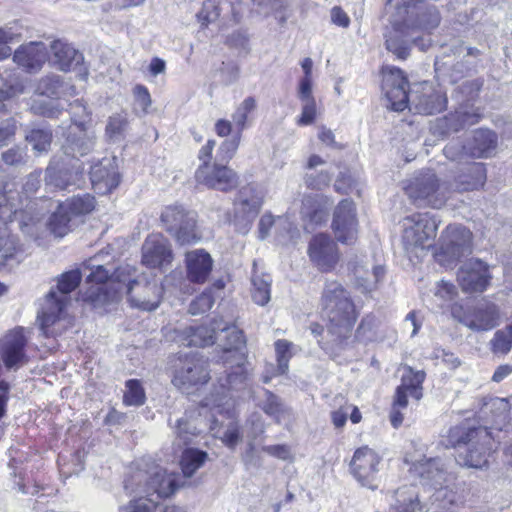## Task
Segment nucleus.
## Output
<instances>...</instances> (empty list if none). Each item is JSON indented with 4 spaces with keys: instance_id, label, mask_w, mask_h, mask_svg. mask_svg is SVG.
<instances>
[{
    "instance_id": "obj_20",
    "label": "nucleus",
    "mask_w": 512,
    "mask_h": 512,
    "mask_svg": "<svg viewBox=\"0 0 512 512\" xmlns=\"http://www.w3.org/2000/svg\"><path fill=\"white\" fill-rule=\"evenodd\" d=\"M358 222L355 205L351 200H342L334 211L332 229L336 239L343 244H352L357 238Z\"/></svg>"
},
{
    "instance_id": "obj_13",
    "label": "nucleus",
    "mask_w": 512,
    "mask_h": 512,
    "mask_svg": "<svg viewBox=\"0 0 512 512\" xmlns=\"http://www.w3.org/2000/svg\"><path fill=\"white\" fill-rule=\"evenodd\" d=\"M161 220L167 232L179 244H189L197 240L196 213L194 211H188L182 205H170L162 211Z\"/></svg>"
},
{
    "instance_id": "obj_44",
    "label": "nucleus",
    "mask_w": 512,
    "mask_h": 512,
    "mask_svg": "<svg viewBox=\"0 0 512 512\" xmlns=\"http://www.w3.org/2000/svg\"><path fill=\"white\" fill-rule=\"evenodd\" d=\"M217 326L218 322L214 321L212 327L204 325L191 327L190 334L188 336V345L205 347L214 344L216 339V332L218 331Z\"/></svg>"
},
{
    "instance_id": "obj_12",
    "label": "nucleus",
    "mask_w": 512,
    "mask_h": 512,
    "mask_svg": "<svg viewBox=\"0 0 512 512\" xmlns=\"http://www.w3.org/2000/svg\"><path fill=\"white\" fill-rule=\"evenodd\" d=\"M245 11L243 0H206L197 18L202 26L219 21L221 26L228 27L240 23Z\"/></svg>"
},
{
    "instance_id": "obj_57",
    "label": "nucleus",
    "mask_w": 512,
    "mask_h": 512,
    "mask_svg": "<svg viewBox=\"0 0 512 512\" xmlns=\"http://www.w3.org/2000/svg\"><path fill=\"white\" fill-rule=\"evenodd\" d=\"M214 304V297L211 289L205 290L197 296L189 306V312L192 315H200L209 311Z\"/></svg>"
},
{
    "instance_id": "obj_54",
    "label": "nucleus",
    "mask_w": 512,
    "mask_h": 512,
    "mask_svg": "<svg viewBox=\"0 0 512 512\" xmlns=\"http://www.w3.org/2000/svg\"><path fill=\"white\" fill-rule=\"evenodd\" d=\"M494 353L506 354L512 347V325L503 330H498L491 341Z\"/></svg>"
},
{
    "instance_id": "obj_26",
    "label": "nucleus",
    "mask_w": 512,
    "mask_h": 512,
    "mask_svg": "<svg viewBox=\"0 0 512 512\" xmlns=\"http://www.w3.org/2000/svg\"><path fill=\"white\" fill-rule=\"evenodd\" d=\"M96 134L87 126H69L62 143V150L66 156L78 159L94 150Z\"/></svg>"
},
{
    "instance_id": "obj_14",
    "label": "nucleus",
    "mask_w": 512,
    "mask_h": 512,
    "mask_svg": "<svg viewBox=\"0 0 512 512\" xmlns=\"http://www.w3.org/2000/svg\"><path fill=\"white\" fill-rule=\"evenodd\" d=\"M218 331L225 333L226 344L224 346L225 363H229L230 358L236 360V365L231 366L234 370L228 375L227 382L242 383L247 378V370L245 368V356L239 350L245 345V337L241 330L235 326H222L218 323Z\"/></svg>"
},
{
    "instance_id": "obj_2",
    "label": "nucleus",
    "mask_w": 512,
    "mask_h": 512,
    "mask_svg": "<svg viewBox=\"0 0 512 512\" xmlns=\"http://www.w3.org/2000/svg\"><path fill=\"white\" fill-rule=\"evenodd\" d=\"M176 476L154 462H142L132 468L124 480V490L131 497L119 512H157L159 500L176 490Z\"/></svg>"
},
{
    "instance_id": "obj_22",
    "label": "nucleus",
    "mask_w": 512,
    "mask_h": 512,
    "mask_svg": "<svg viewBox=\"0 0 512 512\" xmlns=\"http://www.w3.org/2000/svg\"><path fill=\"white\" fill-rule=\"evenodd\" d=\"M176 369L173 384L183 391L193 386L204 384L209 379L206 361L196 355L186 357Z\"/></svg>"
},
{
    "instance_id": "obj_16",
    "label": "nucleus",
    "mask_w": 512,
    "mask_h": 512,
    "mask_svg": "<svg viewBox=\"0 0 512 512\" xmlns=\"http://www.w3.org/2000/svg\"><path fill=\"white\" fill-rule=\"evenodd\" d=\"M382 90L394 111L401 112L408 107L409 93L408 80L404 72L393 66L382 70Z\"/></svg>"
},
{
    "instance_id": "obj_61",
    "label": "nucleus",
    "mask_w": 512,
    "mask_h": 512,
    "mask_svg": "<svg viewBox=\"0 0 512 512\" xmlns=\"http://www.w3.org/2000/svg\"><path fill=\"white\" fill-rule=\"evenodd\" d=\"M17 250V241L13 235L4 232L0 236V267L12 258Z\"/></svg>"
},
{
    "instance_id": "obj_42",
    "label": "nucleus",
    "mask_w": 512,
    "mask_h": 512,
    "mask_svg": "<svg viewBox=\"0 0 512 512\" xmlns=\"http://www.w3.org/2000/svg\"><path fill=\"white\" fill-rule=\"evenodd\" d=\"M208 455L206 452L188 448L185 449L181 456V469L185 477H191L194 473L203 466Z\"/></svg>"
},
{
    "instance_id": "obj_38",
    "label": "nucleus",
    "mask_w": 512,
    "mask_h": 512,
    "mask_svg": "<svg viewBox=\"0 0 512 512\" xmlns=\"http://www.w3.org/2000/svg\"><path fill=\"white\" fill-rule=\"evenodd\" d=\"M327 201L319 195H308L302 200L301 215L308 225H319L326 221L328 215Z\"/></svg>"
},
{
    "instance_id": "obj_51",
    "label": "nucleus",
    "mask_w": 512,
    "mask_h": 512,
    "mask_svg": "<svg viewBox=\"0 0 512 512\" xmlns=\"http://www.w3.org/2000/svg\"><path fill=\"white\" fill-rule=\"evenodd\" d=\"M256 108V100L253 97L245 98L241 104L236 108L232 115V119L238 129V133H241L245 127L248 119V114L254 111Z\"/></svg>"
},
{
    "instance_id": "obj_15",
    "label": "nucleus",
    "mask_w": 512,
    "mask_h": 512,
    "mask_svg": "<svg viewBox=\"0 0 512 512\" xmlns=\"http://www.w3.org/2000/svg\"><path fill=\"white\" fill-rule=\"evenodd\" d=\"M465 450L459 458L465 466L481 469L488 463L491 437L486 428L470 429L463 438Z\"/></svg>"
},
{
    "instance_id": "obj_17",
    "label": "nucleus",
    "mask_w": 512,
    "mask_h": 512,
    "mask_svg": "<svg viewBox=\"0 0 512 512\" xmlns=\"http://www.w3.org/2000/svg\"><path fill=\"white\" fill-rule=\"evenodd\" d=\"M446 104L447 97L445 93L427 82L416 85L409 93L408 106L419 114L439 113L446 108Z\"/></svg>"
},
{
    "instance_id": "obj_58",
    "label": "nucleus",
    "mask_w": 512,
    "mask_h": 512,
    "mask_svg": "<svg viewBox=\"0 0 512 512\" xmlns=\"http://www.w3.org/2000/svg\"><path fill=\"white\" fill-rule=\"evenodd\" d=\"M68 111L72 121L71 126H86V123L90 121V113L79 99L69 103Z\"/></svg>"
},
{
    "instance_id": "obj_9",
    "label": "nucleus",
    "mask_w": 512,
    "mask_h": 512,
    "mask_svg": "<svg viewBox=\"0 0 512 512\" xmlns=\"http://www.w3.org/2000/svg\"><path fill=\"white\" fill-rule=\"evenodd\" d=\"M103 256L102 253L95 255L84 263V269L90 270L86 276V282L95 283L96 287H91L85 293V300L93 303H101L108 300V295L104 292L103 285L110 280V285L115 281L125 283L126 278L124 273L127 268H119L114 270L113 267L108 268L106 265L100 264L99 259Z\"/></svg>"
},
{
    "instance_id": "obj_36",
    "label": "nucleus",
    "mask_w": 512,
    "mask_h": 512,
    "mask_svg": "<svg viewBox=\"0 0 512 512\" xmlns=\"http://www.w3.org/2000/svg\"><path fill=\"white\" fill-rule=\"evenodd\" d=\"M46 185L57 188L67 189L69 186H80L83 182L82 171L74 173L58 167L55 162H51L46 169Z\"/></svg>"
},
{
    "instance_id": "obj_3",
    "label": "nucleus",
    "mask_w": 512,
    "mask_h": 512,
    "mask_svg": "<svg viewBox=\"0 0 512 512\" xmlns=\"http://www.w3.org/2000/svg\"><path fill=\"white\" fill-rule=\"evenodd\" d=\"M322 310L327 318L329 341L318 340L321 347L330 352L343 348L357 319L355 305L350 294L337 281H327L322 293Z\"/></svg>"
},
{
    "instance_id": "obj_31",
    "label": "nucleus",
    "mask_w": 512,
    "mask_h": 512,
    "mask_svg": "<svg viewBox=\"0 0 512 512\" xmlns=\"http://www.w3.org/2000/svg\"><path fill=\"white\" fill-rule=\"evenodd\" d=\"M90 180L94 190L99 194H107L115 189L120 182V175L113 160L103 159L91 166Z\"/></svg>"
},
{
    "instance_id": "obj_64",
    "label": "nucleus",
    "mask_w": 512,
    "mask_h": 512,
    "mask_svg": "<svg viewBox=\"0 0 512 512\" xmlns=\"http://www.w3.org/2000/svg\"><path fill=\"white\" fill-rule=\"evenodd\" d=\"M135 99V111H140L143 115L148 113V109L152 104L151 96L148 89L138 84L133 89Z\"/></svg>"
},
{
    "instance_id": "obj_6",
    "label": "nucleus",
    "mask_w": 512,
    "mask_h": 512,
    "mask_svg": "<svg viewBox=\"0 0 512 512\" xmlns=\"http://www.w3.org/2000/svg\"><path fill=\"white\" fill-rule=\"evenodd\" d=\"M448 183H439L430 170L421 172L406 187V194L418 207L441 208L448 199Z\"/></svg>"
},
{
    "instance_id": "obj_46",
    "label": "nucleus",
    "mask_w": 512,
    "mask_h": 512,
    "mask_svg": "<svg viewBox=\"0 0 512 512\" xmlns=\"http://www.w3.org/2000/svg\"><path fill=\"white\" fill-rule=\"evenodd\" d=\"M270 283L269 275H255L252 277V298L258 305L264 306L270 300Z\"/></svg>"
},
{
    "instance_id": "obj_7",
    "label": "nucleus",
    "mask_w": 512,
    "mask_h": 512,
    "mask_svg": "<svg viewBox=\"0 0 512 512\" xmlns=\"http://www.w3.org/2000/svg\"><path fill=\"white\" fill-rule=\"evenodd\" d=\"M123 284L132 307L143 311H154L159 307L163 287L155 276L142 274L133 280L126 279Z\"/></svg>"
},
{
    "instance_id": "obj_41",
    "label": "nucleus",
    "mask_w": 512,
    "mask_h": 512,
    "mask_svg": "<svg viewBox=\"0 0 512 512\" xmlns=\"http://www.w3.org/2000/svg\"><path fill=\"white\" fill-rule=\"evenodd\" d=\"M479 120V114L467 106L458 108L454 113L444 117V122L447 131L457 132L465 126L474 125Z\"/></svg>"
},
{
    "instance_id": "obj_23",
    "label": "nucleus",
    "mask_w": 512,
    "mask_h": 512,
    "mask_svg": "<svg viewBox=\"0 0 512 512\" xmlns=\"http://www.w3.org/2000/svg\"><path fill=\"white\" fill-rule=\"evenodd\" d=\"M27 339L22 328L7 333L0 341V355L7 369H18L28 362Z\"/></svg>"
},
{
    "instance_id": "obj_47",
    "label": "nucleus",
    "mask_w": 512,
    "mask_h": 512,
    "mask_svg": "<svg viewBox=\"0 0 512 512\" xmlns=\"http://www.w3.org/2000/svg\"><path fill=\"white\" fill-rule=\"evenodd\" d=\"M30 109L34 114L47 118H57L63 111V107L54 99H35Z\"/></svg>"
},
{
    "instance_id": "obj_39",
    "label": "nucleus",
    "mask_w": 512,
    "mask_h": 512,
    "mask_svg": "<svg viewBox=\"0 0 512 512\" xmlns=\"http://www.w3.org/2000/svg\"><path fill=\"white\" fill-rule=\"evenodd\" d=\"M199 419L185 413L184 416L176 420L173 426L175 439L174 445L179 448L190 444L200 433Z\"/></svg>"
},
{
    "instance_id": "obj_60",
    "label": "nucleus",
    "mask_w": 512,
    "mask_h": 512,
    "mask_svg": "<svg viewBox=\"0 0 512 512\" xmlns=\"http://www.w3.org/2000/svg\"><path fill=\"white\" fill-rule=\"evenodd\" d=\"M240 143V133L238 135L232 137L231 139H227L222 142L220 145L217 155L216 161L218 162H228L235 155Z\"/></svg>"
},
{
    "instance_id": "obj_32",
    "label": "nucleus",
    "mask_w": 512,
    "mask_h": 512,
    "mask_svg": "<svg viewBox=\"0 0 512 512\" xmlns=\"http://www.w3.org/2000/svg\"><path fill=\"white\" fill-rule=\"evenodd\" d=\"M263 203V194L256 186L249 184L242 187L235 200V213L250 222L259 213Z\"/></svg>"
},
{
    "instance_id": "obj_25",
    "label": "nucleus",
    "mask_w": 512,
    "mask_h": 512,
    "mask_svg": "<svg viewBox=\"0 0 512 512\" xmlns=\"http://www.w3.org/2000/svg\"><path fill=\"white\" fill-rule=\"evenodd\" d=\"M491 279L489 267L479 259H471L457 273V280L464 292H483Z\"/></svg>"
},
{
    "instance_id": "obj_53",
    "label": "nucleus",
    "mask_w": 512,
    "mask_h": 512,
    "mask_svg": "<svg viewBox=\"0 0 512 512\" xmlns=\"http://www.w3.org/2000/svg\"><path fill=\"white\" fill-rule=\"evenodd\" d=\"M291 346L292 343L284 339L275 342L277 371L279 374H285L289 369V360L292 356Z\"/></svg>"
},
{
    "instance_id": "obj_5",
    "label": "nucleus",
    "mask_w": 512,
    "mask_h": 512,
    "mask_svg": "<svg viewBox=\"0 0 512 512\" xmlns=\"http://www.w3.org/2000/svg\"><path fill=\"white\" fill-rule=\"evenodd\" d=\"M497 135L489 129H478L463 144L459 140L449 142L443 149L445 157L454 162L469 158H488L497 147Z\"/></svg>"
},
{
    "instance_id": "obj_49",
    "label": "nucleus",
    "mask_w": 512,
    "mask_h": 512,
    "mask_svg": "<svg viewBox=\"0 0 512 512\" xmlns=\"http://www.w3.org/2000/svg\"><path fill=\"white\" fill-rule=\"evenodd\" d=\"M26 140L32 145L33 149L39 153L47 152L52 141V134L46 129H32L27 135Z\"/></svg>"
},
{
    "instance_id": "obj_48",
    "label": "nucleus",
    "mask_w": 512,
    "mask_h": 512,
    "mask_svg": "<svg viewBox=\"0 0 512 512\" xmlns=\"http://www.w3.org/2000/svg\"><path fill=\"white\" fill-rule=\"evenodd\" d=\"M223 362H225V357L223 358ZM224 365L226 366L227 369H230V371L228 372V370H225V373H227L225 379H222V378L219 379L221 392H217V394L215 396L212 395L213 399L211 400V404L213 406H217V407L226 403L225 397H226L227 391H229L231 389H239L240 386L243 385L245 382V380H244L242 383H237V384L233 383V385H231L227 382L228 375L234 370L233 368H231V366L235 367V365H236V360L234 358H230L229 363H224Z\"/></svg>"
},
{
    "instance_id": "obj_45",
    "label": "nucleus",
    "mask_w": 512,
    "mask_h": 512,
    "mask_svg": "<svg viewBox=\"0 0 512 512\" xmlns=\"http://www.w3.org/2000/svg\"><path fill=\"white\" fill-rule=\"evenodd\" d=\"M72 218L70 213L59 204L49 219L48 227L51 233L59 238L65 236L70 231Z\"/></svg>"
},
{
    "instance_id": "obj_59",
    "label": "nucleus",
    "mask_w": 512,
    "mask_h": 512,
    "mask_svg": "<svg viewBox=\"0 0 512 512\" xmlns=\"http://www.w3.org/2000/svg\"><path fill=\"white\" fill-rule=\"evenodd\" d=\"M377 325L378 319L374 315H366L357 328L356 337L362 341H371L375 336L374 331Z\"/></svg>"
},
{
    "instance_id": "obj_11",
    "label": "nucleus",
    "mask_w": 512,
    "mask_h": 512,
    "mask_svg": "<svg viewBox=\"0 0 512 512\" xmlns=\"http://www.w3.org/2000/svg\"><path fill=\"white\" fill-rule=\"evenodd\" d=\"M478 55V49L457 42L443 48L442 53L436 57L435 70L447 74L452 82H456L471 69L472 63L466 58L477 57Z\"/></svg>"
},
{
    "instance_id": "obj_28",
    "label": "nucleus",
    "mask_w": 512,
    "mask_h": 512,
    "mask_svg": "<svg viewBox=\"0 0 512 512\" xmlns=\"http://www.w3.org/2000/svg\"><path fill=\"white\" fill-rule=\"evenodd\" d=\"M499 309L491 302H479L463 317V324L473 331H489L499 323Z\"/></svg>"
},
{
    "instance_id": "obj_34",
    "label": "nucleus",
    "mask_w": 512,
    "mask_h": 512,
    "mask_svg": "<svg viewBox=\"0 0 512 512\" xmlns=\"http://www.w3.org/2000/svg\"><path fill=\"white\" fill-rule=\"evenodd\" d=\"M411 472L418 476L423 484L434 488L442 487L446 481V474L439 458L422 459L413 464Z\"/></svg>"
},
{
    "instance_id": "obj_37",
    "label": "nucleus",
    "mask_w": 512,
    "mask_h": 512,
    "mask_svg": "<svg viewBox=\"0 0 512 512\" xmlns=\"http://www.w3.org/2000/svg\"><path fill=\"white\" fill-rule=\"evenodd\" d=\"M36 91L40 95L56 98L73 96L76 93V89L71 83L64 81L61 76L56 74L42 77L37 84Z\"/></svg>"
},
{
    "instance_id": "obj_1",
    "label": "nucleus",
    "mask_w": 512,
    "mask_h": 512,
    "mask_svg": "<svg viewBox=\"0 0 512 512\" xmlns=\"http://www.w3.org/2000/svg\"><path fill=\"white\" fill-rule=\"evenodd\" d=\"M391 29L385 35L386 49L397 59L405 60L413 44L418 45L420 33L438 27L441 21L437 7L425 0H386ZM421 50L424 44H419Z\"/></svg>"
},
{
    "instance_id": "obj_8",
    "label": "nucleus",
    "mask_w": 512,
    "mask_h": 512,
    "mask_svg": "<svg viewBox=\"0 0 512 512\" xmlns=\"http://www.w3.org/2000/svg\"><path fill=\"white\" fill-rule=\"evenodd\" d=\"M436 259L449 266L472 251V233L461 224H450L442 232Z\"/></svg>"
},
{
    "instance_id": "obj_4",
    "label": "nucleus",
    "mask_w": 512,
    "mask_h": 512,
    "mask_svg": "<svg viewBox=\"0 0 512 512\" xmlns=\"http://www.w3.org/2000/svg\"><path fill=\"white\" fill-rule=\"evenodd\" d=\"M440 221L429 213H416L403 220L402 242L410 256L419 258L436 237Z\"/></svg>"
},
{
    "instance_id": "obj_19",
    "label": "nucleus",
    "mask_w": 512,
    "mask_h": 512,
    "mask_svg": "<svg viewBox=\"0 0 512 512\" xmlns=\"http://www.w3.org/2000/svg\"><path fill=\"white\" fill-rule=\"evenodd\" d=\"M307 252L310 261L322 272L332 271L340 260L337 244L323 233L311 238Z\"/></svg>"
},
{
    "instance_id": "obj_33",
    "label": "nucleus",
    "mask_w": 512,
    "mask_h": 512,
    "mask_svg": "<svg viewBox=\"0 0 512 512\" xmlns=\"http://www.w3.org/2000/svg\"><path fill=\"white\" fill-rule=\"evenodd\" d=\"M187 278L193 283L202 284L208 279L213 260L208 252L196 249L186 253L185 257Z\"/></svg>"
},
{
    "instance_id": "obj_55",
    "label": "nucleus",
    "mask_w": 512,
    "mask_h": 512,
    "mask_svg": "<svg viewBox=\"0 0 512 512\" xmlns=\"http://www.w3.org/2000/svg\"><path fill=\"white\" fill-rule=\"evenodd\" d=\"M81 281V272L79 270H72L63 273L58 279V294L59 296H67L73 291Z\"/></svg>"
},
{
    "instance_id": "obj_52",
    "label": "nucleus",
    "mask_w": 512,
    "mask_h": 512,
    "mask_svg": "<svg viewBox=\"0 0 512 512\" xmlns=\"http://www.w3.org/2000/svg\"><path fill=\"white\" fill-rule=\"evenodd\" d=\"M123 400L124 403L129 406H140L144 404L145 392L138 380L131 379L126 382V392Z\"/></svg>"
},
{
    "instance_id": "obj_40",
    "label": "nucleus",
    "mask_w": 512,
    "mask_h": 512,
    "mask_svg": "<svg viewBox=\"0 0 512 512\" xmlns=\"http://www.w3.org/2000/svg\"><path fill=\"white\" fill-rule=\"evenodd\" d=\"M385 270L382 266H374L370 271L364 265L354 267L353 275L355 278L354 285L362 293H368L374 290L377 283L383 278Z\"/></svg>"
},
{
    "instance_id": "obj_50",
    "label": "nucleus",
    "mask_w": 512,
    "mask_h": 512,
    "mask_svg": "<svg viewBox=\"0 0 512 512\" xmlns=\"http://www.w3.org/2000/svg\"><path fill=\"white\" fill-rule=\"evenodd\" d=\"M265 400L261 404L262 410L276 422H280L285 412V407L281 400L268 390L264 391Z\"/></svg>"
},
{
    "instance_id": "obj_10",
    "label": "nucleus",
    "mask_w": 512,
    "mask_h": 512,
    "mask_svg": "<svg viewBox=\"0 0 512 512\" xmlns=\"http://www.w3.org/2000/svg\"><path fill=\"white\" fill-rule=\"evenodd\" d=\"M67 296H59L58 292L51 289L41 303L37 319L40 329L46 337L61 335L70 322L65 317Z\"/></svg>"
},
{
    "instance_id": "obj_18",
    "label": "nucleus",
    "mask_w": 512,
    "mask_h": 512,
    "mask_svg": "<svg viewBox=\"0 0 512 512\" xmlns=\"http://www.w3.org/2000/svg\"><path fill=\"white\" fill-rule=\"evenodd\" d=\"M380 461V457L374 450L367 446L358 448L350 462L351 473L362 486L375 489Z\"/></svg>"
},
{
    "instance_id": "obj_43",
    "label": "nucleus",
    "mask_w": 512,
    "mask_h": 512,
    "mask_svg": "<svg viewBox=\"0 0 512 512\" xmlns=\"http://www.w3.org/2000/svg\"><path fill=\"white\" fill-rule=\"evenodd\" d=\"M61 205L72 217L89 214L95 208V198L90 194L76 195L67 199Z\"/></svg>"
},
{
    "instance_id": "obj_24",
    "label": "nucleus",
    "mask_w": 512,
    "mask_h": 512,
    "mask_svg": "<svg viewBox=\"0 0 512 512\" xmlns=\"http://www.w3.org/2000/svg\"><path fill=\"white\" fill-rule=\"evenodd\" d=\"M458 163L462 166L458 169L453 181L448 184L449 191L466 192L484 186L487 179L484 163L470 162L468 159Z\"/></svg>"
},
{
    "instance_id": "obj_35",
    "label": "nucleus",
    "mask_w": 512,
    "mask_h": 512,
    "mask_svg": "<svg viewBox=\"0 0 512 512\" xmlns=\"http://www.w3.org/2000/svg\"><path fill=\"white\" fill-rule=\"evenodd\" d=\"M50 48L53 55L52 62L61 71H69L79 66L84 60L82 53L65 41L54 40Z\"/></svg>"
},
{
    "instance_id": "obj_63",
    "label": "nucleus",
    "mask_w": 512,
    "mask_h": 512,
    "mask_svg": "<svg viewBox=\"0 0 512 512\" xmlns=\"http://www.w3.org/2000/svg\"><path fill=\"white\" fill-rule=\"evenodd\" d=\"M23 91V85L17 79H8L0 75V102L8 100Z\"/></svg>"
},
{
    "instance_id": "obj_21",
    "label": "nucleus",
    "mask_w": 512,
    "mask_h": 512,
    "mask_svg": "<svg viewBox=\"0 0 512 512\" xmlns=\"http://www.w3.org/2000/svg\"><path fill=\"white\" fill-rule=\"evenodd\" d=\"M195 179L199 184L220 191L231 190L237 185L236 173L218 161L200 165L195 172Z\"/></svg>"
},
{
    "instance_id": "obj_62",
    "label": "nucleus",
    "mask_w": 512,
    "mask_h": 512,
    "mask_svg": "<svg viewBox=\"0 0 512 512\" xmlns=\"http://www.w3.org/2000/svg\"><path fill=\"white\" fill-rule=\"evenodd\" d=\"M268 5L280 24H284L292 14L293 0H268Z\"/></svg>"
},
{
    "instance_id": "obj_29",
    "label": "nucleus",
    "mask_w": 512,
    "mask_h": 512,
    "mask_svg": "<svg viewBox=\"0 0 512 512\" xmlns=\"http://www.w3.org/2000/svg\"><path fill=\"white\" fill-rule=\"evenodd\" d=\"M48 57L47 47L43 42L32 41L18 47L13 54V61L29 73L38 72Z\"/></svg>"
},
{
    "instance_id": "obj_30",
    "label": "nucleus",
    "mask_w": 512,
    "mask_h": 512,
    "mask_svg": "<svg viewBox=\"0 0 512 512\" xmlns=\"http://www.w3.org/2000/svg\"><path fill=\"white\" fill-rule=\"evenodd\" d=\"M426 373L423 370H414L410 366L403 367L401 384L396 389V405L406 408L408 405V394L416 400H420L422 394V384Z\"/></svg>"
},
{
    "instance_id": "obj_56",
    "label": "nucleus",
    "mask_w": 512,
    "mask_h": 512,
    "mask_svg": "<svg viewBox=\"0 0 512 512\" xmlns=\"http://www.w3.org/2000/svg\"><path fill=\"white\" fill-rule=\"evenodd\" d=\"M128 126V118L127 114L125 113H116L113 114L108 118L107 125H106V135L109 138H115L120 135L126 130Z\"/></svg>"
},
{
    "instance_id": "obj_27",
    "label": "nucleus",
    "mask_w": 512,
    "mask_h": 512,
    "mask_svg": "<svg viewBox=\"0 0 512 512\" xmlns=\"http://www.w3.org/2000/svg\"><path fill=\"white\" fill-rule=\"evenodd\" d=\"M172 250L166 238L160 234L149 235L142 246V263L149 268H161L171 263Z\"/></svg>"
}]
</instances>
